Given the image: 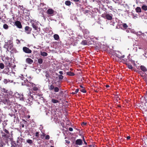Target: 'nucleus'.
Segmentation results:
<instances>
[{
	"label": "nucleus",
	"instance_id": "1",
	"mask_svg": "<svg viewBox=\"0 0 147 147\" xmlns=\"http://www.w3.org/2000/svg\"><path fill=\"white\" fill-rule=\"evenodd\" d=\"M18 83L21 84L22 85L26 86H30L31 84L33 85V83L30 80L29 81H28L26 78V77H25L23 75H21L18 78Z\"/></svg>",
	"mask_w": 147,
	"mask_h": 147
},
{
	"label": "nucleus",
	"instance_id": "2",
	"mask_svg": "<svg viewBox=\"0 0 147 147\" xmlns=\"http://www.w3.org/2000/svg\"><path fill=\"white\" fill-rule=\"evenodd\" d=\"M2 138L5 140L6 143H8V141H11V138L10 137V134L9 131L6 129H4L3 131H1Z\"/></svg>",
	"mask_w": 147,
	"mask_h": 147
},
{
	"label": "nucleus",
	"instance_id": "3",
	"mask_svg": "<svg viewBox=\"0 0 147 147\" xmlns=\"http://www.w3.org/2000/svg\"><path fill=\"white\" fill-rule=\"evenodd\" d=\"M111 14H110L107 13H104L102 15V17L108 20H111L112 19V17Z\"/></svg>",
	"mask_w": 147,
	"mask_h": 147
},
{
	"label": "nucleus",
	"instance_id": "4",
	"mask_svg": "<svg viewBox=\"0 0 147 147\" xmlns=\"http://www.w3.org/2000/svg\"><path fill=\"white\" fill-rule=\"evenodd\" d=\"M49 89L50 90H53L54 92H57L59 91V88L57 87H55L53 84H51L50 85H49Z\"/></svg>",
	"mask_w": 147,
	"mask_h": 147
},
{
	"label": "nucleus",
	"instance_id": "5",
	"mask_svg": "<svg viewBox=\"0 0 147 147\" xmlns=\"http://www.w3.org/2000/svg\"><path fill=\"white\" fill-rule=\"evenodd\" d=\"M56 12L54 10L51 8L49 9L47 11V13L48 15L51 16H54L55 14V12Z\"/></svg>",
	"mask_w": 147,
	"mask_h": 147
},
{
	"label": "nucleus",
	"instance_id": "6",
	"mask_svg": "<svg viewBox=\"0 0 147 147\" xmlns=\"http://www.w3.org/2000/svg\"><path fill=\"white\" fill-rule=\"evenodd\" d=\"M23 51L25 53L28 54L31 53L32 52L31 50L30 49L28 48L25 47H23Z\"/></svg>",
	"mask_w": 147,
	"mask_h": 147
},
{
	"label": "nucleus",
	"instance_id": "7",
	"mask_svg": "<svg viewBox=\"0 0 147 147\" xmlns=\"http://www.w3.org/2000/svg\"><path fill=\"white\" fill-rule=\"evenodd\" d=\"M33 85L32 84H31V85L30 84V86L28 87H32V89L34 91H36L39 90L40 88L39 86H37L36 85L33 83Z\"/></svg>",
	"mask_w": 147,
	"mask_h": 147
},
{
	"label": "nucleus",
	"instance_id": "8",
	"mask_svg": "<svg viewBox=\"0 0 147 147\" xmlns=\"http://www.w3.org/2000/svg\"><path fill=\"white\" fill-rule=\"evenodd\" d=\"M14 25L16 26L17 28L21 29L22 28V26L21 22L18 20L16 21L14 23Z\"/></svg>",
	"mask_w": 147,
	"mask_h": 147
},
{
	"label": "nucleus",
	"instance_id": "9",
	"mask_svg": "<svg viewBox=\"0 0 147 147\" xmlns=\"http://www.w3.org/2000/svg\"><path fill=\"white\" fill-rule=\"evenodd\" d=\"M15 96L16 97L19 99L20 100H24V99L23 94H20L18 93H16L15 94Z\"/></svg>",
	"mask_w": 147,
	"mask_h": 147
},
{
	"label": "nucleus",
	"instance_id": "10",
	"mask_svg": "<svg viewBox=\"0 0 147 147\" xmlns=\"http://www.w3.org/2000/svg\"><path fill=\"white\" fill-rule=\"evenodd\" d=\"M25 31L27 34L30 33L32 29L28 26H26L25 28Z\"/></svg>",
	"mask_w": 147,
	"mask_h": 147
},
{
	"label": "nucleus",
	"instance_id": "11",
	"mask_svg": "<svg viewBox=\"0 0 147 147\" xmlns=\"http://www.w3.org/2000/svg\"><path fill=\"white\" fill-rule=\"evenodd\" d=\"M83 142L81 139H77L75 142V144H76L78 145H82Z\"/></svg>",
	"mask_w": 147,
	"mask_h": 147
},
{
	"label": "nucleus",
	"instance_id": "12",
	"mask_svg": "<svg viewBox=\"0 0 147 147\" xmlns=\"http://www.w3.org/2000/svg\"><path fill=\"white\" fill-rule=\"evenodd\" d=\"M34 99V98H32L30 97L26 101V102L28 104H30V105H32L33 104V100Z\"/></svg>",
	"mask_w": 147,
	"mask_h": 147
},
{
	"label": "nucleus",
	"instance_id": "13",
	"mask_svg": "<svg viewBox=\"0 0 147 147\" xmlns=\"http://www.w3.org/2000/svg\"><path fill=\"white\" fill-rule=\"evenodd\" d=\"M33 62V60L30 58H28L26 59V62L29 64H32Z\"/></svg>",
	"mask_w": 147,
	"mask_h": 147
},
{
	"label": "nucleus",
	"instance_id": "14",
	"mask_svg": "<svg viewBox=\"0 0 147 147\" xmlns=\"http://www.w3.org/2000/svg\"><path fill=\"white\" fill-rule=\"evenodd\" d=\"M11 111L14 113H16L18 111L17 107L16 106H14L13 108L11 109Z\"/></svg>",
	"mask_w": 147,
	"mask_h": 147
},
{
	"label": "nucleus",
	"instance_id": "15",
	"mask_svg": "<svg viewBox=\"0 0 147 147\" xmlns=\"http://www.w3.org/2000/svg\"><path fill=\"white\" fill-rule=\"evenodd\" d=\"M140 69L144 72H145L147 71L146 68L144 65H141L140 66Z\"/></svg>",
	"mask_w": 147,
	"mask_h": 147
},
{
	"label": "nucleus",
	"instance_id": "16",
	"mask_svg": "<svg viewBox=\"0 0 147 147\" xmlns=\"http://www.w3.org/2000/svg\"><path fill=\"white\" fill-rule=\"evenodd\" d=\"M66 74L67 75L70 76H74L75 75L74 73L71 71H69L67 72Z\"/></svg>",
	"mask_w": 147,
	"mask_h": 147
},
{
	"label": "nucleus",
	"instance_id": "17",
	"mask_svg": "<svg viewBox=\"0 0 147 147\" xmlns=\"http://www.w3.org/2000/svg\"><path fill=\"white\" fill-rule=\"evenodd\" d=\"M9 71V68L7 67H6L3 71V72L5 74H7Z\"/></svg>",
	"mask_w": 147,
	"mask_h": 147
},
{
	"label": "nucleus",
	"instance_id": "18",
	"mask_svg": "<svg viewBox=\"0 0 147 147\" xmlns=\"http://www.w3.org/2000/svg\"><path fill=\"white\" fill-rule=\"evenodd\" d=\"M122 25L123 28V30L127 29L128 27V26L126 23H123Z\"/></svg>",
	"mask_w": 147,
	"mask_h": 147
},
{
	"label": "nucleus",
	"instance_id": "19",
	"mask_svg": "<svg viewBox=\"0 0 147 147\" xmlns=\"http://www.w3.org/2000/svg\"><path fill=\"white\" fill-rule=\"evenodd\" d=\"M32 27L35 29V30H37L38 27L37 26V24H36L32 23Z\"/></svg>",
	"mask_w": 147,
	"mask_h": 147
},
{
	"label": "nucleus",
	"instance_id": "20",
	"mask_svg": "<svg viewBox=\"0 0 147 147\" xmlns=\"http://www.w3.org/2000/svg\"><path fill=\"white\" fill-rule=\"evenodd\" d=\"M137 13L141 12V9L140 7H137L135 9Z\"/></svg>",
	"mask_w": 147,
	"mask_h": 147
},
{
	"label": "nucleus",
	"instance_id": "21",
	"mask_svg": "<svg viewBox=\"0 0 147 147\" xmlns=\"http://www.w3.org/2000/svg\"><path fill=\"white\" fill-rule=\"evenodd\" d=\"M3 102L5 105H8L9 104V100L7 99H5L3 100Z\"/></svg>",
	"mask_w": 147,
	"mask_h": 147
},
{
	"label": "nucleus",
	"instance_id": "22",
	"mask_svg": "<svg viewBox=\"0 0 147 147\" xmlns=\"http://www.w3.org/2000/svg\"><path fill=\"white\" fill-rule=\"evenodd\" d=\"M54 39L56 40H58L59 38V36L57 34H55L53 36Z\"/></svg>",
	"mask_w": 147,
	"mask_h": 147
},
{
	"label": "nucleus",
	"instance_id": "23",
	"mask_svg": "<svg viewBox=\"0 0 147 147\" xmlns=\"http://www.w3.org/2000/svg\"><path fill=\"white\" fill-rule=\"evenodd\" d=\"M65 4L66 5L69 6L71 4V2L69 1H65Z\"/></svg>",
	"mask_w": 147,
	"mask_h": 147
},
{
	"label": "nucleus",
	"instance_id": "24",
	"mask_svg": "<svg viewBox=\"0 0 147 147\" xmlns=\"http://www.w3.org/2000/svg\"><path fill=\"white\" fill-rule=\"evenodd\" d=\"M87 44V41L86 40H83L81 42V44L83 45H86Z\"/></svg>",
	"mask_w": 147,
	"mask_h": 147
},
{
	"label": "nucleus",
	"instance_id": "25",
	"mask_svg": "<svg viewBox=\"0 0 147 147\" xmlns=\"http://www.w3.org/2000/svg\"><path fill=\"white\" fill-rule=\"evenodd\" d=\"M126 65H127V67L129 69H133V67L131 65L129 64V63H127Z\"/></svg>",
	"mask_w": 147,
	"mask_h": 147
},
{
	"label": "nucleus",
	"instance_id": "26",
	"mask_svg": "<svg viewBox=\"0 0 147 147\" xmlns=\"http://www.w3.org/2000/svg\"><path fill=\"white\" fill-rule=\"evenodd\" d=\"M40 55L44 57L48 55V54L46 52H41Z\"/></svg>",
	"mask_w": 147,
	"mask_h": 147
},
{
	"label": "nucleus",
	"instance_id": "27",
	"mask_svg": "<svg viewBox=\"0 0 147 147\" xmlns=\"http://www.w3.org/2000/svg\"><path fill=\"white\" fill-rule=\"evenodd\" d=\"M142 9L145 11L147 10V6L146 5H143L142 6Z\"/></svg>",
	"mask_w": 147,
	"mask_h": 147
},
{
	"label": "nucleus",
	"instance_id": "28",
	"mask_svg": "<svg viewBox=\"0 0 147 147\" xmlns=\"http://www.w3.org/2000/svg\"><path fill=\"white\" fill-rule=\"evenodd\" d=\"M17 113H14L13 114V113L12 112L11 113H9V115L11 116V117H13V116L14 117V118H15L16 116L17 115Z\"/></svg>",
	"mask_w": 147,
	"mask_h": 147
},
{
	"label": "nucleus",
	"instance_id": "29",
	"mask_svg": "<svg viewBox=\"0 0 147 147\" xmlns=\"http://www.w3.org/2000/svg\"><path fill=\"white\" fill-rule=\"evenodd\" d=\"M43 59L42 58H39L38 60V63L40 64H42L43 63Z\"/></svg>",
	"mask_w": 147,
	"mask_h": 147
},
{
	"label": "nucleus",
	"instance_id": "30",
	"mask_svg": "<svg viewBox=\"0 0 147 147\" xmlns=\"http://www.w3.org/2000/svg\"><path fill=\"white\" fill-rule=\"evenodd\" d=\"M31 94L32 93H31V92L30 91L28 94V95L29 96V97H30L32 98H34V97L33 96V94L32 95Z\"/></svg>",
	"mask_w": 147,
	"mask_h": 147
},
{
	"label": "nucleus",
	"instance_id": "31",
	"mask_svg": "<svg viewBox=\"0 0 147 147\" xmlns=\"http://www.w3.org/2000/svg\"><path fill=\"white\" fill-rule=\"evenodd\" d=\"M80 90L81 92L84 93H86V91L84 88L80 89Z\"/></svg>",
	"mask_w": 147,
	"mask_h": 147
},
{
	"label": "nucleus",
	"instance_id": "32",
	"mask_svg": "<svg viewBox=\"0 0 147 147\" xmlns=\"http://www.w3.org/2000/svg\"><path fill=\"white\" fill-rule=\"evenodd\" d=\"M3 28L5 29H7L8 28L9 26L7 24H5L3 25Z\"/></svg>",
	"mask_w": 147,
	"mask_h": 147
},
{
	"label": "nucleus",
	"instance_id": "33",
	"mask_svg": "<svg viewBox=\"0 0 147 147\" xmlns=\"http://www.w3.org/2000/svg\"><path fill=\"white\" fill-rule=\"evenodd\" d=\"M4 67V65L2 63H0V68L1 69H3Z\"/></svg>",
	"mask_w": 147,
	"mask_h": 147
},
{
	"label": "nucleus",
	"instance_id": "34",
	"mask_svg": "<svg viewBox=\"0 0 147 147\" xmlns=\"http://www.w3.org/2000/svg\"><path fill=\"white\" fill-rule=\"evenodd\" d=\"M52 102L54 103H56L58 102H59V101L55 99H52Z\"/></svg>",
	"mask_w": 147,
	"mask_h": 147
},
{
	"label": "nucleus",
	"instance_id": "35",
	"mask_svg": "<svg viewBox=\"0 0 147 147\" xmlns=\"http://www.w3.org/2000/svg\"><path fill=\"white\" fill-rule=\"evenodd\" d=\"M26 142L30 144H32L33 143L32 141V140L30 139L27 140H26Z\"/></svg>",
	"mask_w": 147,
	"mask_h": 147
},
{
	"label": "nucleus",
	"instance_id": "36",
	"mask_svg": "<svg viewBox=\"0 0 147 147\" xmlns=\"http://www.w3.org/2000/svg\"><path fill=\"white\" fill-rule=\"evenodd\" d=\"M79 91V89H77L74 92H72L71 94H73V95L75 94H76Z\"/></svg>",
	"mask_w": 147,
	"mask_h": 147
},
{
	"label": "nucleus",
	"instance_id": "37",
	"mask_svg": "<svg viewBox=\"0 0 147 147\" xmlns=\"http://www.w3.org/2000/svg\"><path fill=\"white\" fill-rule=\"evenodd\" d=\"M5 63L7 67H10V63L8 61H5Z\"/></svg>",
	"mask_w": 147,
	"mask_h": 147
},
{
	"label": "nucleus",
	"instance_id": "38",
	"mask_svg": "<svg viewBox=\"0 0 147 147\" xmlns=\"http://www.w3.org/2000/svg\"><path fill=\"white\" fill-rule=\"evenodd\" d=\"M58 78L59 80H62L63 79V76L61 75H59L58 76Z\"/></svg>",
	"mask_w": 147,
	"mask_h": 147
},
{
	"label": "nucleus",
	"instance_id": "39",
	"mask_svg": "<svg viewBox=\"0 0 147 147\" xmlns=\"http://www.w3.org/2000/svg\"><path fill=\"white\" fill-rule=\"evenodd\" d=\"M16 106L17 107V109L18 110V108H19V109L22 108V107L20 105H18Z\"/></svg>",
	"mask_w": 147,
	"mask_h": 147
},
{
	"label": "nucleus",
	"instance_id": "40",
	"mask_svg": "<svg viewBox=\"0 0 147 147\" xmlns=\"http://www.w3.org/2000/svg\"><path fill=\"white\" fill-rule=\"evenodd\" d=\"M90 12V11L87 10H86L84 11V13L85 14L86 13H89Z\"/></svg>",
	"mask_w": 147,
	"mask_h": 147
},
{
	"label": "nucleus",
	"instance_id": "41",
	"mask_svg": "<svg viewBox=\"0 0 147 147\" xmlns=\"http://www.w3.org/2000/svg\"><path fill=\"white\" fill-rule=\"evenodd\" d=\"M45 77L47 79L48 78H49L50 77V76L48 73H47L45 74Z\"/></svg>",
	"mask_w": 147,
	"mask_h": 147
},
{
	"label": "nucleus",
	"instance_id": "42",
	"mask_svg": "<svg viewBox=\"0 0 147 147\" xmlns=\"http://www.w3.org/2000/svg\"><path fill=\"white\" fill-rule=\"evenodd\" d=\"M50 138V136L49 135H47L46 136L45 138V139L46 140H48Z\"/></svg>",
	"mask_w": 147,
	"mask_h": 147
},
{
	"label": "nucleus",
	"instance_id": "43",
	"mask_svg": "<svg viewBox=\"0 0 147 147\" xmlns=\"http://www.w3.org/2000/svg\"><path fill=\"white\" fill-rule=\"evenodd\" d=\"M45 4L44 3H40V7H43V6L45 5Z\"/></svg>",
	"mask_w": 147,
	"mask_h": 147
},
{
	"label": "nucleus",
	"instance_id": "44",
	"mask_svg": "<svg viewBox=\"0 0 147 147\" xmlns=\"http://www.w3.org/2000/svg\"><path fill=\"white\" fill-rule=\"evenodd\" d=\"M86 34H87V35H86V37H89L90 36L89 32L87 30V33Z\"/></svg>",
	"mask_w": 147,
	"mask_h": 147
},
{
	"label": "nucleus",
	"instance_id": "45",
	"mask_svg": "<svg viewBox=\"0 0 147 147\" xmlns=\"http://www.w3.org/2000/svg\"><path fill=\"white\" fill-rule=\"evenodd\" d=\"M39 132H36L35 134V136L37 137H38L39 136Z\"/></svg>",
	"mask_w": 147,
	"mask_h": 147
},
{
	"label": "nucleus",
	"instance_id": "46",
	"mask_svg": "<svg viewBox=\"0 0 147 147\" xmlns=\"http://www.w3.org/2000/svg\"><path fill=\"white\" fill-rule=\"evenodd\" d=\"M7 80L8 81V82H10V83H12L13 82V80H9V79H7Z\"/></svg>",
	"mask_w": 147,
	"mask_h": 147
},
{
	"label": "nucleus",
	"instance_id": "47",
	"mask_svg": "<svg viewBox=\"0 0 147 147\" xmlns=\"http://www.w3.org/2000/svg\"><path fill=\"white\" fill-rule=\"evenodd\" d=\"M83 140L84 142V144H86V145H87V143L86 142L85 140V139L84 138V136H83Z\"/></svg>",
	"mask_w": 147,
	"mask_h": 147
},
{
	"label": "nucleus",
	"instance_id": "48",
	"mask_svg": "<svg viewBox=\"0 0 147 147\" xmlns=\"http://www.w3.org/2000/svg\"><path fill=\"white\" fill-rule=\"evenodd\" d=\"M3 82L5 84H6L8 83V81L7 80V79H5L3 81Z\"/></svg>",
	"mask_w": 147,
	"mask_h": 147
},
{
	"label": "nucleus",
	"instance_id": "49",
	"mask_svg": "<svg viewBox=\"0 0 147 147\" xmlns=\"http://www.w3.org/2000/svg\"><path fill=\"white\" fill-rule=\"evenodd\" d=\"M69 130L70 131H72L73 130V129L72 127H69Z\"/></svg>",
	"mask_w": 147,
	"mask_h": 147
},
{
	"label": "nucleus",
	"instance_id": "50",
	"mask_svg": "<svg viewBox=\"0 0 147 147\" xmlns=\"http://www.w3.org/2000/svg\"><path fill=\"white\" fill-rule=\"evenodd\" d=\"M59 73L60 74V75H63V73L62 71H59Z\"/></svg>",
	"mask_w": 147,
	"mask_h": 147
},
{
	"label": "nucleus",
	"instance_id": "51",
	"mask_svg": "<svg viewBox=\"0 0 147 147\" xmlns=\"http://www.w3.org/2000/svg\"><path fill=\"white\" fill-rule=\"evenodd\" d=\"M21 125L22 127H24V124L22 123L21 124Z\"/></svg>",
	"mask_w": 147,
	"mask_h": 147
},
{
	"label": "nucleus",
	"instance_id": "52",
	"mask_svg": "<svg viewBox=\"0 0 147 147\" xmlns=\"http://www.w3.org/2000/svg\"><path fill=\"white\" fill-rule=\"evenodd\" d=\"M130 138L131 137L130 136H127V139L128 140H129L130 139Z\"/></svg>",
	"mask_w": 147,
	"mask_h": 147
},
{
	"label": "nucleus",
	"instance_id": "53",
	"mask_svg": "<svg viewBox=\"0 0 147 147\" xmlns=\"http://www.w3.org/2000/svg\"><path fill=\"white\" fill-rule=\"evenodd\" d=\"M86 124H87V123H85V122L82 123V125H86Z\"/></svg>",
	"mask_w": 147,
	"mask_h": 147
},
{
	"label": "nucleus",
	"instance_id": "54",
	"mask_svg": "<svg viewBox=\"0 0 147 147\" xmlns=\"http://www.w3.org/2000/svg\"><path fill=\"white\" fill-rule=\"evenodd\" d=\"M42 16L44 18H45V17L44 16V14L43 13H42Z\"/></svg>",
	"mask_w": 147,
	"mask_h": 147
},
{
	"label": "nucleus",
	"instance_id": "55",
	"mask_svg": "<svg viewBox=\"0 0 147 147\" xmlns=\"http://www.w3.org/2000/svg\"><path fill=\"white\" fill-rule=\"evenodd\" d=\"M80 87L82 88H84V87L82 85H80Z\"/></svg>",
	"mask_w": 147,
	"mask_h": 147
},
{
	"label": "nucleus",
	"instance_id": "56",
	"mask_svg": "<svg viewBox=\"0 0 147 147\" xmlns=\"http://www.w3.org/2000/svg\"><path fill=\"white\" fill-rule=\"evenodd\" d=\"M74 2H78L79 1V0H73Z\"/></svg>",
	"mask_w": 147,
	"mask_h": 147
},
{
	"label": "nucleus",
	"instance_id": "57",
	"mask_svg": "<svg viewBox=\"0 0 147 147\" xmlns=\"http://www.w3.org/2000/svg\"><path fill=\"white\" fill-rule=\"evenodd\" d=\"M119 108H121V106L120 105H119L117 106Z\"/></svg>",
	"mask_w": 147,
	"mask_h": 147
},
{
	"label": "nucleus",
	"instance_id": "58",
	"mask_svg": "<svg viewBox=\"0 0 147 147\" xmlns=\"http://www.w3.org/2000/svg\"><path fill=\"white\" fill-rule=\"evenodd\" d=\"M106 87L107 88H108V87H109V85H106Z\"/></svg>",
	"mask_w": 147,
	"mask_h": 147
},
{
	"label": "nucleus",
	"instance_id": "59",
	"mask_svg": "<svg viewBox=\"0 0 147 147\" xmlns=\"http://www.w3.org/2000/svg\"><path fill=\"white\" fill-rule=\"evenodd\" d=\"M93 146V144L92 145H89L88 146H89V147H91V146Z\"/></svg>",
	"mask_w": 147,
	"mask_h": 147
},
{
	"label": "nucleus",
	"instance_id": "60",
	"mask_svg": "<svg viewBox=\"0 0 147 147\" xmlns=\"http://www.w3.org/2000/svg\"><path fill=\"white\" fill-rule=\"evenodd\" d=\"M19 6L21 7H22V8H23V5H22V6H21V5H19Z\"/></svg>",
	"mask_w": 147,
	"mask_h": 147
},
{
	"label": "nucleus",
	"instance_id": "61",
	"mask_svg": "<svg viewBox=\"0 0 147 147\" xmlns=\"http://www.w3.org/2000/svg\"><path fill=\"white\" fill-rule=\"evenodd\" d=\"M43 136H45V134L44 133H43Z\"/></svg>",
	"mask_w": 147,
	"mask_h": 147
},
{
	"label": "nucleus",
	"instance_id": "62",
	"mask_svg": "<svg viewBox=\"0 0 147 147\" xmlns=\"http://www.w3.org/2000/svg\"><path fill=\"white\" fill-rule=\"evenodd\" d=\"M93 146H92V147H94V144H93Z\"/></svg>",
	"mask_w": 147,
	"mask_h": 147
},
{
	"label": "nucleus",
	"instance_id": "63",
	"mask_svg": "<svg viewBox=\"0 0 147 147\" xmlns=\"http://www.w3.org/2000/svg\"><path fill=\"white\" fill-rule=\"evenodd\" d=\"M124 57V56H123L121 57V58H123Z\"/></svg>",
	"mask_w": 147,
	"mask_h": 147
},
{
	"label": "nucleus",
	"instance_id": "64",
	"mask_svg": "<svg viewBox=\"0 0 147 147\" xmlns=\"http://www.w3.org/2000/svg\"><path fill=\"white\" fill-rule=\"evenodd\" d=\"M50 147H54L53 146H51Z\"/></svg>",
	"mask_w": 147,
	"mask_h": 147
}]
</instances>
